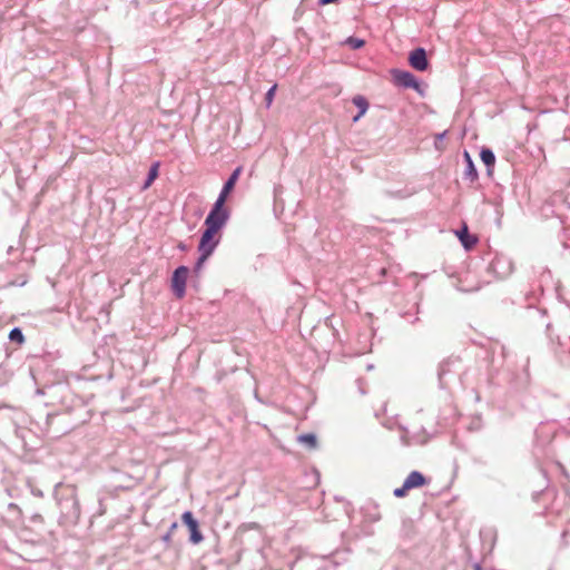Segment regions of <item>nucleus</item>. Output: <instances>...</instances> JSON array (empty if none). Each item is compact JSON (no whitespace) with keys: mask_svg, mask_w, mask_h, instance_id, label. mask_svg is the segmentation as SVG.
Wrapping results in <instances>:
<instances>
[{"mask_svg":"<svg viewBox=\"0 0 570 570\" xmlns=\"http://www.w3.org/2000/svg\"><path fill=\"white\" fill-rule=\"evenodd\" d=\"M55 498L63 523L76 524L81 513L77 488L72 484L59 483L55 488Z\"/></svg>","mask_w":570,"mask_h":570,"instance_id":"nucleus-1","label":"nucleus"},{"mask_svg":"<svg viewBox=\"0 0 570 570\" xmlns=\"http://www.w3.org/2000/svg\"><path fill=\"white\" fill-rule=\"evenodd\" d=\"M543 480L544 488L539 491H533L532 499L535 502L542 501L544 504V514L559 515L570 503V498L567 493L559 495L554 488L549 487V479L544 470L539 471Z\"/></svg>","mask_w":570,"mask_h":570,"instance_id":"nucleus-2","label":"nucleus"},{"mask_svg":"<svg viewBox=\"0 0 570 570\" xmlns=\"http://www.w3.org/2000/svg\"><path fill=\"white\" fill-rule=\"evenodd\" d=\"M229 216L230 213L226 207L213 205L207 217L205 218L204 225L207 228L219 232L228 222Z\"/></svg>","mask_w":570,"mask_h":570,"instance_id":"nucleus-3","label":"nucleus"},{"mask_svg":"<svg viewBox=\"0 0 570 570\" xmlns=\"http://www.w3.org/2000/svg\"><path fill=\"white\" fill-rule=\"evenodd\" d=\"M391 75L393 77V82L395 86L405 89H414L415 91L423 96L421 83L412 72L406 70L393 69L391 71Z\"/></svg>","mask_w":570,"mask_h":570,"instance_id":"nucleus-4","label":"nucleus"},{"mask_svg":"<svg viewBox=\"0 0 570 570\" xmlns=\"http://www.w3.org/2000/svg\"><path fill=\"white\" fill-rule=\"evenodd\" d=\"M189 275V268L185 265L178 266L171 276V289L177 298H183L186 294V282Z\"/></svg>","mask_w":570,"mask_h":570,"instance_id":"nucleus-5","label":"nucleus"},{"mask_svg":"<svg viewBox=\"0 0 570 570\" xmlns=\"http://www.w3.org/2000/svg\"><path fill=\"white\" fill-rule=\"evenodd\" d=\"M218 232L215 229H210L205 227L204 232L202 233L200 240L198 244V252L204 253L207 255H212L219 244V239L216 238V234Z\"/></svg>","mask_w":570,"mask_h":570,"instance_id":"nucleus-6","label":"nucleus"},{"mask_svg":"<svg viewBox=\"0 0 570 570\" xmlns=\"http://www.w3.org/2000/svg\"><path fill=\"white\" fill-rule=\"evenodd\" d=\"M489 272L493 273L498 278H504L512 273V263L504 256L495 255L488 267Z\"/></svg>","mask_w":570,"mask_h":570,"instance_id":"nucleus-7","label":"nucleus"},{"mask_svg":"<svg viewBox=\"0 0 570 570\" xmlns=\"http://www.w3.org/2000/svg\"><path fill=\"white\" fill-rule=\"evenodd\" d=\"M183 523L188 528L190 535L189 541L193 544H198L204 540V537L199 530L198 521L195 519L191 511H185L181 515Z\"/></svg>","mask_w":570,"mask_h":570,"instance_id":"nucleus-8","label":"nucleus"},{"mask_svg":"<svg viewBox=\"0 0 570 570\" xmlns=\"http://www.w3.org/2000/svg\"><path fill=\"white\" fill-rule=\"evenodd\" d=\"M410 66L417 71H425L429 68L426 51L422 47L413 49L409 55Z\"/></svg>","mask_w":570,"mask_h":570,"instance_id":"nucleus-9","label":"nucleus"},{"mask_svg":"<svg viewBox=\"0 0 570 570\" xmlns=\"http://www.w3.org/2000/svg\"><path fill=\"white\" fill-rule=\"evenodd\" d=\"M458 363V358H446L439 365L438 377L441 387L446 386V375L453 372L454 365Z\"/></svg>","mask_w":570,"mask_h":570,"instance_id":"nucleus-10","label":"nucleus"},{"mask_svg":"<svg viewBox=\"0 0 570 570\" xmlns=\"http://www.w3.org/2000/svg\"><path fill=\"white\" fill-rule=\"evenodd\" d=\"M456 235L462 244V246L470 250L478 243V237L469 233L468 226L464 224L461 229L456 230Z\"/></svg>","mask_w":570,"mask_h":570,"instance_id":"nucleus-11","label":"nucleus"},{"mask_svg":"<svg viewBox=\"0 0 570 570\" xmlns=\"http://www.w3.org/2000/svg\"><path fill=\"white\" fill-rule=\"evenodd\" d=\"M404 483L411 490L428 484L429 480L420 471H412L404 480Z\"/></svg>","mask_w":570,"mask_h":570,"instance_id":"nucleus-12","label":"nucleus"},{"mask_svg":"<svg viewBox=\"0 0 570 570\" xmlns=\"http://www.w3.org/2000/svg\"><path fill=\"white\" fill-rule=\"evenodd\" d=\"M463 157L465 161L464 178L469 179L471 183H474L475 180H478L479 174L473 163V159L468 151H464Z\"/></svg>","mask_w":570,"mask_h":570,"instance_id":"nucleus-13","label":"nucleus"},{"mask_svg":"<svg viewBox=\"0 0 570 570\" xmlns=\"http://www.w3.org/2000/svg\"><path fill=\"white\" fill-rule=\"evenodd\" d=\"M480 158H481L482 163L487 167V174L489 176L492 175L493 167H494V164H495V155H494V153L490 148L483 147L481 149V151H480Z\"/></svg>","mask_w":570,"mask_h":570,"instance_id":"nucleus-14","label":"nucleus"},{"mask_svg":"<svg viewBox=\"0 0 570 570\" xmlns=\"http://www.w3.org/2000/svg\"><path fill=\"white\" fill-rule=\"evenodd\" d=\"M352 102L358 109L357 115L353 118V121H357L367 111L368 101L366 100L365 97L358 95V96L353 97Z\"/></svg>","mask_w":570,"mask_h":570,"instance_id":"nucleus-15","label":"nucleus"},{"mask_svg":"<svg viewBox=\"0 0 570 570\" xmlns=\"http://www.w3.org/2000/svg\"><path fill=\"white\" fill-rule=\"evenodd\" d=\"M242 170L243 168L240 166H238L237 168H235L233 170V173L230 174V176L227 178V180L224 183L223 185V188L225 190H229L232 191L242 174Z\"/></svg>","mask_w":570,"mask_h":570,"instance_id":"nucleus-16","label":"nucleus"},{"mask_svg":"<svg viewBox=\"0 0 570 570\" xmlns=\"http://www.w3.org/2000/svg\"><path fill=\"white\" fill-rule=\"evenodd\" d=\"M158 166H159V163H155L151 165V167L149 168L147 178L144 181L142 189L149 188V186L158 177Z\"/></svg>","mask_w":570,"mask_h":570,"instance_id":"nucleus-17","label":"nucleus"},{"mask_svg":"<svg viewBox=\"0 0 570 570\" xmlns=\"http://www.w3.org/2000/svg\"><path fill=\"white\" fill-rule=\"evenodd\" d=\"M298 442L302 444H306L309 449H315L317 445L316 435L313 433L301 434L297 438Z\"/></svg>","mask_w":570,"mask_h":570,"instance_id":"nucleus-18","label":"nucleus"},{"mask_svg":"<svg viewBox=\"0 0 570 570\" xmlns=\"http://www.w3.org/2000/svg\"><path fill=\"white\" fill-rule=\"evenodd\" d=\"M480 537L483 541L487 539L491 540L490 549H492L497 539V531L493 528H485L480 531Z\"/></svg>","mask_w":570,"mask_h":570,"instance_id":"nucleus-19","label":"nucleus"},{"mask_svg":"<svg viewBox=\"0 0 570 570\" xmlns=\"http://www.w3.org/2000/svg\"><path fill=\"white\" fill-rule=\"evenodd\" d=\"M9 340L11 342L22 344L24 342V335L20 327H13L9 333Z\"/></svg>","mask_w":570,"mask_h":570,"instance_id":"nucleus-20","label":"nucleus"},{"mask_svg":"<svg viewBox=\"0 0 570 570\" xmlns=\"http://www.w3.org/2000/svg\"><path fill=\"white\" fill-rule=\"evenodd\" d=\"M346 43L348 45V47L351 49L357 50V49H361L365 45V41L361 38L350 37V38H347Z\"/></svg>","mask_w":570,"mask_h":570,"instance_id":"nucleus-21","label":"nucleus"},{"mask_svg":"<svg viewBox=\"0 0 570 570\" xmlns=\"http://www.w3.org/2000/svg\"><path fill=\"white\" fill-rule=\"evenodd\" d=\"M208 257H209V255L204 254V253H199V257H198V259H197V262H196V264L194 266V273L196 275L200 274L203 265L207 261Z\"/></svg>","mask_w":570,"mask_h":570,"instance_id":"nucleus-22","label":"nucleus"},{"mask_svg":"<svg viewBox=\"0 0 570 570\" xmlns=\"http://www.w3.org/2000/svg\"><path fill=\"white\" fill-rule=\"evenodd\" d=\"M413 522L410 521V520H406V521H403V524H402V535L404 538H411L412 537V532H413Z\"/></svg>","mask_w":570,"mask_h":570,"instance_id":"nucleus-23","label":"nucleus"},{"mask_svg":"<svg viewBox=\"0 0 570 570\" xmlns=\"http://www.w3.org/2000/svg\"><path fill=\"white\" fill-rule=\"evenodd\" d=\"M230 194L229 190H225L224 188H222L217 199L215 200L214 205L215 206H220V207H225V203L227 200V197L228 195Z\"/></svg>","mask_w":570,"mask_h":570,"instance_id":"nucleus-24","label":"nucleus"},{"mask_svg":"<svg viewBox=\"0 0 570 570\" xmlns=\"http://www.w3.org/2000/svg\"><path fill=\"white\" fill-rule=\"evenodd\" d=\"M178 528V523L177 522H173L168 529V531L161 537V540L169 544L170 541H171V535L173 533L177 530Z\"/></svg>","mask_w":570,"mask_h":570,"instance_id":"nucleus-25","label":"nucleus"},{"mask_svg":"<svg viewBox=\"0 0 570 570\" xmlns=\"http://www.w3.org/2000/svg\"><path fill=\"white\" fill-rule=\"evenodd\" d=\"M277 85H273L267 92L265 94V105L267 108L271 107L274 100L275 91H276Z\"/></svg>","mask_w":570,"mask_h":570,"instance_id":"nucleus-26","label":"nucleus"},{"mask_svg":"<svg viewBox=\"0 0 570 570\" xmlns=\"http://www.w3.org/2000/svg\"><path fill=\"white\" fill-rule=\"evenodd\" d=\"M448 130H444L435 136L434 147L436 150H443V139L446 137Z\"/></svg>","mask_w":570,"mask_h":570,"instance_id":"nucleus-27","label":"nucleus"},{"mask_svg":"<svg viewBox=\"0 0 570 570\" xmlns=\"http://www.w3.org/2000/svg\"><path fill=\"white\" fill-rule=\"evenodd\" d=\"M407 491H410V490L406 487V484L403 482L402 487L394 489L393 494L396 498H403L406 495Z\"/></svg>","mask_w":570,"mask_h":570,"instance_id":"nucleus-28","label":"nucleus"},{"mask_svg":"<svg viewBox=\"0 0 570 570\" xmlns=\"http://www.w3.org/2000/svg\"><path fill=\"white\" fill-rule=\"evenodd\" d=\"M338 0H318L317 3H318V6H327V4H331V3H335Z\"/></svg>","mask_w":570,"mask_h":570,"instance_id":"nucleus-29","label":"nucleus"},{"mask_svg":"<svg viewBox=\"0 0 570 570\" xmlns=\"http://www.w3.org/2000/svg\"><path fill=\"white\" fill-rule=\"evenodd\" d=\"M473 570H482L481 564H480L479 562H475V563L473 564Z\"/></svg>","mask_w":570,"mask_h":570,"instance_id":"nucleus-30","label":"nucleus"},{"mask_svg":"<svg viewBox=\"0 0 570 570\" xmlns=\"http://www.w3.org/2000/svg\"><path fill=\"white\" fill-rule=\"evenodd\" d=\"M178 248H179L180 250H186L187 246H186L184 243H179V244H178Z\"/></svg>","mask_w":570,"mask_h":570,"instance_id":"nucleus-31","label":"nucleus"},{"mask_svg":"<svg viewBox=\"0 0 570 570\" xmlns=\"http://www.w3.org/2000/svg\"><path fill=\"white\" fill-rule=\"evenodd\" d=\"M417 321H419V317H415V318H413L412 321H410V323L414 324V323H416Z\"/></svg>","mask_w":570,"mask_h":570,"instance_id":"nucleus-32","label":"nucleus"},{"mask_svg":"<svg viewBox=\"0 0 570 570\" xmlns=\"http://www.w3.org/2000/svg\"><path fill=\"white\" fill-rule=\"evenodd\" d=\"M9 508L12 509V508H17V505L14 503H10L9 504Z\"/></svg>","mask_w":570,"mask_h":570,"instance_id":"nucleus-33","label":"nucleus"}]
</instances>
